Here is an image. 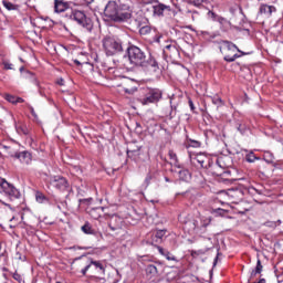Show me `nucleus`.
Returning <instances> with one entry per match:
<instances>
[{
	"label": "nucleus",
	"mask_w": 283,
	"mask_h": 283,
	"mask_svg": "<svg viewBox=\"0 0 283 283\" xmlns=\"http://www.w3.org/2000/svg\"><path fill=\"white\" fill-rule=\"evenodd\" d=\"M256 283H266V279H260Z\"/></svg>",
	"instance_id": "bf43d9fd"
},
{
	"label": "nucleus",
	"mask_w": 283,
	"mask_h": 283,
	"mask_svg": "<svg viewBox=\"0 0 283 283\" xmlns=\"http://www.w3.org/2000/svg\"><path fill=\"white\" fill-rule=\"evenodd\" d=\"M146 74L154 76L160 72V63L158 62V55L156 53L148 51L146 57H144L142 64L139 65Z\"/></svg>",
	"instance_id": "39448f33"
},
{
	"label": "nucleus",
	"mask_w": 283,
	"mask_h": 283,
	"mask_svg": "<svg viewBox=\"0 0 283 283\" xmlns=\"http://www.w3.org/2000/svg\"><path fill=\"white\" fill-rule=\"evenodd\" d=\"M165 181L166 182H171V179H169V177H165Z\"/></svg>",
	"instance_id": "680f3d73"
},
{
	"label": "nucleus",
	"mask_w": 283,
	"mask_h": 283,
	"mask_svg": "<svg viewBox=\"0 0 283 283\" xmlns=\"http://www.w3.org/2000/svg\"><path fill=\"white\" fill-rule=\"evenodd\" d=\"M220 24V30H222V32H227L229 30H231V22L229 20H227L226 18H223L221 15V18L218 19V22Z\"/></svg>",
	"instance_id": "4be33fe9"
},
{
	"label": "nucleus",
	"mask_w": 283,
	"mask_h": 283,
	"mask_svg": "<svg viewBox=\"0 0 283 283\" xmlns=\"http://www.w3.org/2000/svg\"><path fill=\"white\" fill-rule=\"evenodd\" d=\"M126 94H134V88H124Z\"/></svg>",
	"instance_id": "5fc2aeb1"
},
{
	"label": "nucleus",
	"mask_w": 283,
	"mask_h": 283,
	"mask_svg": "<svg viewBox=\"0 0 283 283\" xmlns=\"http://www.w3.org/2000/svg\"><path fill=\"white\" fill-rule=\"evenodd\" d=\"M0 189H2L3 193L6 196H9L12 190L14 189V186L10 182H8L4 178H0Z\"/></svg>",
	"instance_id": "a211bd4d"
},
{
	"label": "nucleus",
	"mask_w": 283,
	"mask_h": 283,
	"mask_svg": "<svg viewBox=\"0 0 283 283\" xmlns=\"http://www.w3.org/2000/svg\"><path fill=\"white\" fill-rule=\"evenodd\" d=\"M81 229L86 235H94V229H92V224H90V222H85Z\"/></svg>",
	"instance_id": "cd10ccee"
},
{
	"label": "nucleus",
	"mask_w": 283,
	"mask_h": 283,
	"mask_svg": "<svg viewBox=\"0 0 283 283\" xmlns=\"http://www.w3.org/2000/svg\"><path fill=\"white\" fill-rule=\"evenodd\" d=\"M168 156L171 163H174L175 160H178V155H176L174 150H169Z\"/></svg>",
	"instance_id": "c03bdc74"
},
{
	"label": "nucleus",
	"mask_w": 283,
	"mask_h": 283,
	"mask_svg": "<svg viewBox=\"0 0 283 283\" xmlns=\"http://www.w3.org/2000/svg\"><path fill=\"white\" fill-rule=\"evenodd\" d=\"M65 18L71 21H75V23L86 30V32H92V30H94V22L92 21V18L87 17L84 11L71 10L70 13L65 14Z\"/></svg>",
	"instance_id": "20e7f679"
},
{
	"label": "nucleus",
	"mask_w": 283,
	"mask_h": 283,
	"mask_svg": "<svg viewBox=\"0 0 283 283\" xmlns=\"http://www.w3.org/2000/svg\"><path fill=\"white\" fill-rule=\"evenodd\" d=\"M2 6L3 8H6V10H9V11L19 10V4H14L8 0H3Z\"/></svg>",
	"instance_id": "bb28decb"
},
{
	"label": "nucleus",
	"mask_w": 283,
	"mask_h": 283,
	"mask_svg": "<svg viewBox=\"0 0 283 283\" xmlns=\"http://www.w3.org/2000/svg\"><path fill=\"white\" fill-rule=\"evenodd\" d=\"M23 70H24V67H23V66H21V67H20V72H23Z\"/></svg>",
	"instance_id": "338daca9"
},
{
	"label": "nucleus",
	"mask_w": 283,
	"mask_h": 283,
	"mask_svg": "<svg viewBox=\"0 0 283 283\" xmlns=\"http://www.w3.org/2000/svg\"><path fill=\"white\" fill-rule=\"evenodd\" d=\"M103 211V208H93L91 210V216L92 218H94V220H98V218H101V214H96V211Z\"/></svg>",
	"instance_id": "e433bc0d"
},
{
	"label": "nucleus",
	"mask_w": 283,
	"mask_h": 283,
	"mask_svg": "<svg viewBox=\"0 0 283 283\" xmlns=\"http://www.w3.org/2000/svg\"><path fill=\"white\" fill-rule=\"evenodd\" d=\"M2 98H4V101H8V103H11L12 105H17L19 103H25V99H23V97H17L10 93H4L2 95Z\"/></svg>",
	"instance_id": "f3484780"
},
{
	"label": "nucleus",
	"mask_w": 283,
	"mask_h": 283,
	"mask_svg": "<svg viewBox=\"0 0 283 283\" xmlns=\"http://www.w3.org/2000/svg\"><path fill=\"white\" fill-rule=\"evenodd\" d=\"M70 10V2L63 0H54V12L61 14L62 12H67Z\"/></svg>",
	"instance_id": "2eb2a0df"
},
{
	"label": "nucleus",
	"mask_w": 283,
	"mask_h": 283,
	"mask_svg": "<svg viewBox=\"0 0 283 283\" xmlns=\"http://www.w3.org/2000/svg\"><path fill=\"white\" fill-rule=\"evenodd\" d=\"M92 198H86V199H80L78 202L80 205H91L92 203Z\"/></svg>",
	"instance_id": "de8ad7c7"
},
{
	"label": "nucleus",
	"mask_w": 283,
	"mask_h": 283,
	"mask_svg": "<svg viewBox=\"0 0 283 283\" xmlns=\"http://www.w3.org/2000/svg\"><path fill=\"white\" fill-rule=\"evenodd\" d=\"M87 6L94 3V0H84Z\"/></svg>",
	"instance_id": "13d9d810"
},
{
	"label": "nucleus",
	"mask_w": 283,
	"mask_h": 283,
	"mask_svg": "<svg viewBox=\"0 0 283 283\" xmlns=\"http://www.w3.org/2000/svg\"><path fill=\"white\" fill-rule=\"evenodd\" d=\"M217 165L218 167L224 168V166L222 165V158L217 159Z\"/></svg>",
	"instance_id": "864d4df0"
},
{
	"label": "nucleus",
	"mask_w": 283,
	"mask_h": 283,
	"mask_svg": "<svg viewBox=\"0 0 283 283\" xmlns=\"http://www.w3.org/2000/svg\"><path fill=\"white\" fill-rule=\"evenodd\" d=\"M140 156V147L133 149V160L136 163Z\"/></svg>",
	"instance_id": "ea45409f"
},
{
	"label": "nucleus",
	"mask_w": 283,
	"mask_h": 283,
	"mask_svg": "<svg viewBox=\"0 0 283 283\" xmlns=\"http://www.w3.org/2000/svg\"><path fill=\"white\" fill-rule=\"evenodd\" d=\"M13 280H15V282H21L23 279L21 277V274H19L18 272H14L12 275Z\"/></svg>",
	"instance_id": "8fccbe9b"
},
{
	"label": "nucleus",
	"mask_w": 283,
	"mask_h": 283,
	"mask_svg": "<svg viewBox=\"0 0 283 283\" xmlns=\"http://www.w3.org/2000/svg\"><path fill=\"white\" fill-rule=\"evenodd\" d=\"M6 205V207H9V209H12V207L10 206V203H3Z\"/></svg>",
	"instance_id": "0e129e2a"
},
{
	"label": "nucleus",
	"mask_w": 283,
	"mask_h": 283,
	"mask_svg": "<svg viewBox=\"0 0 283 283\" xmlns=\"http://www.w3.org/2000/svg\"><path fill=\"white\" fill-rule=\"evenodd\" d=\"M11 158H17L22 165H30V163H32V154L28 150L11 154Z\"/></svg>",
	"instance_id": "9b49d317"
},
{
	"label": "nucleus",
	"mask_w": 283,
	"mask_h": 283,
	"mask_svg": "<svg viewBox=\"0 0 283 283\" xmlns=\"http://www.w3.org/2000/svg\"><path fill=\"white\" fill-rule=\"evenodd\" d=\"M193 165H199L201 169H207L209 167V158L205 155V153H199L192 158Z\"/></svg>",
	"instance_id": "ddd939ff"
},
{
	"label": "nucleus",
	"mask_w": 283,
	"mask_h": 283,
	"mask_svg": "<svg viewBox=\"0 0 283 283\" xmlns=\"http://www.w3.org/2000/svg\"><path fill=\"white\" fill-rule=\"evenodd\" d=\"M2 65H3L4 70H14L12 63H10L8 61L2 62Z\"/></svg>",
	"instance_id": "49530a36"
},
{
	"label": "nucleus",
	"mask_w": 283,
	"mask_h": 283,
	"mask_svg": "<svg viewBox=\"0 0 283 283\" xmlns=\"http://www.w3.org/2000/svg\"><path fill=\"white\" fill-rule=\"evenodd\" d=\"M27 107L30 109L31 116H33V118H39V115H36V112L34 111V107L32 105L27 104Z\"/></svg>",
	"instance_id": "a18cd8bd"
},
{
	"label": "nucleus",
	"mask_w": 283,
	"mask_h": 283,
	"mask_svg": "<svg viewBox=\"0 0 283 283\" xmlns=\"http://www.w3.org/2000/svg\"><path fill=\"white\" fill-rule=\"evenodd\" d=\"M75 65H81V62L78 60H74Z\"/></svg>",
	"instance_id": "052dcab7"
},
{
	"label": "nucleus",
	"mask_w": 283,
	"mask_h": 283,
	"mask_svg": "<svg viewBox=\"0 0 283 283\" xmlns=\"http://www.w3.org/2000/svg\"><path fill=\"white\" fill-rule=\"evenodd\" d=\"M202 34H203V35H207V34H209V32L205 31Z\"/></svg>",
	"instance_id": "774afa93"
},
{
	"label": "nucleus",
	"mask_w": 283,
	"mask_h": 283,
	"mask_svg": "<svg viewBox=\"0 0 283 283\" xmlns=\"http://www.w3.org/2000/svg\"><path fill=\"white\" fill-rule=\"evenodd\" d=\"M2 149H10L9 146L2 145Z\"/></svg>",
	"instance_id": "e2e57ef3"
},
{
	"label": "nucleus",
	"mask_w": 283,
	"mask_h": 283,
	"mask_svg": "<svg viewBox=\"0 0 283 283\" xmlns=\"http://www.w3.org/2000/svg\"><path fill=\"white\" fill-rule=\"evenodd\" d=\"M163 99V91L159 88H148L145 97L140 99L142 105H151V103H159Z\"/></svg>",
	"instance_id": "0eeeda50"
},
{
	"label": "nucleus",
	"mask_w": 283,
	"mask_h": 283,
	"mask_svg": "<svg viewBox=\"0 0 283 283\" xmlns=\"http://www.w3.org/2000/svg\"><path fill=\"white\" fill-rule=\"evenodd\" d=\"M9 198L11 200H19L21 198V192L19 191V189H17L14 187V189L11 190V193L9 195Z\"/></svg>",
	"instance_id": "2f4dec72"
},
{
	"label": "nucleus",
	"mask_w": 283,
	"mask_h": 283,
	"mask_svg": "<svg viewBox=\"0 0 283 283\" xmlns=\"http://www.w3.org/2000/svg\"><path fill=\"white\" fill-rule=\"evenodd\" d=\"M164 54L166 56H170V59L172 56H178L179 52H178V48H176V45L174 44H167L165 48H164Z\"/></svg>",
	"instance_id": "6ab92c4d"
},
{
	"label": "nucleus",
	"mask_w": 283,
	"mask_h": 283,
	"mask_svg": "<svg viewBox=\"0 0 283 283\" xmlns=\"http://www.w3.org/2000/svg\"><path fill=\"white\" fill-rule=\"evenodd\" d=\"M132 7L129 4H118L114 0H108L104 9V17L106 21H114V23H129L132 21Z\"/></svg>",
	"instance_id": "f257e3e1"
},
{
	"label": "nucleus",
	"mask_w": 283,
	"mask_h": 283,
	"mask_svg": "<svg viewBox=\"0 0 283 283\" xmlns=\"http://www.w3.org/2000/svg\"><path fill=\"white\" fill-rule=\"evenodd\" d=\"M268 227H277V222H273V221L268 222Z\"/></svg>",
	"instance_id": "6e6d98bb"
},
{
	"label": "nucleus",
	"mask_w": 283,
	"mask_h": 283,
	"mask_svg": "<svg viewBox=\"0 0 283 283\" xmlns=\"http://www.w3.org/2000/svg\"><path fill=\"white\" fill-rule=\"evenodd\" d=\"M186 14H187V17L191 15L192 21H196V14H198V11H196V10L191 11V10L188 9L186 11Z\"/></svg>",
	"instance_id": "79ce46f5"
},
{
	"label": "nucleus",
	"mask_w": 283,
	"mask_h": 283,
	"mask_svg": "<svg viewBox=\"0 0 283 283\" xmlns=\"http://www.w3.org/2000/svg\"><path fill=\"white\" fill-rule=\"evenodd\" d=\"M208 17L212 21H217V23H218V20L221 18V15H218V13H216L213 11H208Z\"/></svg>",
	"instance_id": "c9c22d12"
},
{
	"label": "nucleus",
	"mask_w": 283,
	"mask_h": 283,
	"mask_svg": "<svg viewBox=\"0 0 283 283\" xmlns=\"http://www.w3.org/2000/svg\"><path fill=\"white\" fill-rule=\"evenodd\" d=\"M247 163H254L255 160H260V157L255 156L253 151H250L248 155H245Z\"/></svg>",
	"instance_id": "72a5a7b5"
},
{
	"label": "nucleus",
	"mask_w": 283,
	"mask_h": 283,
	"mask_svg": "<svg viewBox=\"0 0 283 283\" xmlns=\"http://www.w3.org/2000/svg\"><path fill=\"white\" fill-rule=\"evenodd\" d=\"M15 130L18 134L23 135V136H28V134H30V130L28 129V126H25V125H21V126L15 125Z\"/></svg>",
	"instance_id": "c756f323"
},
{
	"label": "nucleus",
	"mask_w": 283,
	"mask_h": 283,
	"mask_svg": "<svg viewBox=\"0 0 283 283\" xmlns=\"http://www.w3.org/2000/svg\"><path fill=\"white\" fill-rule=\"evenodd\" d=\"M57 85H65V80L60 78V80L57 81Z\"/></svg>",
	"instance_id": "4d7b16f0"
},
{
	"label": "nucleus",
	"mask_w": 283,
	"mask_h": 283,
	"mask_svg": "<svg viewBox=\"0 0 283 283\" xmlns=\"http://www.w3.org/2000/svg\"><path fill=\"white\" fill-rule=\"evenodd\" d=\"M123 219L118 216H113L109 220L108 227L111 231H120Z\"/></svg>",
	"instance_id": "dca6fc26"
},
{
	"label": "nucleus",
	"mask_w": 283,
	"mask_h": 283,
	"mask_svg": "<svg viewBox=\"0 0 283 283\" xmlns=\"http://www.w3.org/2000/svg\"><path fill=\"white\" fill-rule=\"evenodd\" d=\"M155 3L153 6V12L155 17H165V12H171V7L160 3L158 0H155Z\"/></svg>",
	"instance_id": "f8f14e48"
},
{
	"label": "nucleus",
	"mask_w": 283,
	"mask_h": 283,
	"mask_svg": "<svg viewBox=\"0 0 283 283\" xmlns=\"http://www.w3.org/2000/svg\"><path fill=\"white\" fill-rule=\"evenodd\" d=\"M149 32H151V27H149V25H145L139 29V33L143 35L149 34Z\"/></svg>",
	"instance_id": "58836bf2"
},
{
	"label": "nucleus",
	"mask_w": 283,
	"mask_h": 283,
	"mask_svg": "<svg viewBox=\"0 0 283 283\" xmlns=\"http://www.w3.org/2000/svg\"><path fill=\"white\" fill-rule=\"evenodd\" d=\"M201 146V143L193 139H188L186 147H193L195 149H198Z\"/></svg>",
	"instance_id": "f704fd0d"
},
{
	"label": "nucleus",
	"mask_w": 283,
	"mask_h": 283,
	"mask_svg": "<svg viewBox=\"0 0 283 283\" xmlns=\"http://www.w3.org/2000/svg\"><path fill=\"white\" fill-rule=\"evenodd\" d=\"M27 76L33 83V85L39 87L40 96H43V91H41V84L39 83V80L36 78V75H34V73H32L30 71H27Z\"/></svg>",
	"instance_id": "5701e85b"
},
{
	"label": "nucleus",
	"mask_w": 283,
	"mask_h": 283,
	"mask_svg": "<svg viewBox=\"0 0 283 283\" xmlns=\"http://www.w3.org/2000/svg\"><path fill=\"white\" fill-rule=\"evenodd\" d=\"M263 160L268 164V165H273L275 166V155H273V153L266 150L263 154Z\"/></svg>",
	"instance_id": "b1692460"
},
{
	"label": "nucleus",
	"mask_w": 283,
	"mask_h": 283,
	"mask_svg": "<svg viewBox=\"0 0 283 283\" xmlns=\"http://www.w3.org/2000/svg\"><path fill=\"white\" fill-rule=\"evenodd\" d=\"M50 185L59 191H67L70 189V182L63 176H53L50 178Z\"/></svg>",
	"instance_id": "1a4fd4ad"
},
{
	"label": "nucleus",
	"mask_w": 283,
	"mask_h": 283,
	"mask_svg": "<svg viewBox=\"0 0 283 283\" xmlns=\"http://www.w3.org/2000/svg\"><path fill=\"white\" fill-rule=\"evenodd\" d=\"M212 213H216L217 216H224L227 213V210H224L222 208H217V209L212 210Z\"/></svg>",
	"instance_id": "a19ab883"
},
{
	"label": "nucleus",
	"mask_w": 283,
	"mask_h": 283,
	"mask_svg": "<svg viewBox=\"0 0 283 283\" xmlns=\"http://www.w3.org/2000/svg\"><path fill=\"white\" fill-rule=\"evenodd\" d=\"M157 249H158L160 255L166 258V260H168V262H178L176 256L174 254H171V252H169V250H165L163 247H157Z\"/></svg>",
	"instance_id": "aec40b11"
},
{
	"label": "nucleus",
	"mask_w": 283,
	"mask_h": 283,
	"mask_svg": "<svg viewBox=\"0 0 283 283\" xmlns=\"http://www.w3.org/2000/svg\"><path fill=\"white\" fill-rule=\"evenodd\" d=\"M212 104L216 105L217 107H222L224 105V101L218 95H214L211 97Z\"/></svg>",
	"instance_id": "7c9ffc66"
},
{
	"label": "nucleus",
	"mask_w": 283,
	"mask_h": 283,
	"mask_svg": "<svg viewBox=\"0 0 283 283\" xmlns=\"http://www.w3.org/2000/svg\"><path fill=\"white\" fill-rule=\"evenodd\" d=\"M260 12H261V14H268V17H270V14H273V12H275V7L262 4L260 7Z\"/></svg>",
	"instance_id": "393cba45"
},
{
	"label": "nucleus",
	"mask_w": 283,
	"mask_h": 283,
	"mask_svg": "<svg viewBox=\"0 0 283 283\" xmlns=\"http://www.w3.org/2000/svg\"><path fill=\"white\" fill-rule=\"evenodd\" d=\"M237 129L239 133L242 134V136H244V134H247V132H249V126H247V124L238 123Z\"/></svg>",
	"instance_id": "473e14b6"
},
{
	"label": "nucleus",
	"mask_w": 283,
	"mask_h": 283,
	"mask_svg": "<svg viewBox=\"0 0 283 283\" xmlns=\"http://www.w3.org/2000/svg\"><path fill=\"white\" fill-rule=\"evenodd\" d=\"M276 224H282V221L277 220V221H276Z\"/></svg>",
	"instance_id": "69168bd1"
},
{
	"label": "nucleus",
	"mask_w": 283,
	"mask_h": 283,
	"mask_svg": "<svg viewBox=\"0 0 283 283\" xmlns=\"http://www.w3.org/2000/svg\"><path fill=\"white\" fill-rule=\"evenodd\" d=\"M127 55L124 56L126 67H140L147 54L140 48L133 45L126 46Z\"/></svg>",
	"instance_id": "7ed1b4c3"
},
{
	"label": "nucleus",
	"mask_w": 283,
	"mask_h": 283,
	"mask_svg": "<svg viewBox=\"0 0 283 283\" xmlns=\"http://www.w3.org/2000/svg\"><path fill=\"white\" fill-rule=\"evenodd\" d=\"M220 50H224V61H227V63H233V61H235V59H240V56H244L247 53L240 51V49H238V45H235L233 42H229V41H222V45L220 48Z\"/></svg>",
	"instance_id": "423d86ee"
},
{
	"label": "nucleus",
	"mask_w": 283,
	"mask_h": 283,
	"mask_svg": "<svg viewBox=\"0 0 283 283\" xmlns=\"http://www.w3.org/2000/svg\"><path fill=\"white\" fill-rule=\"evenodd\" d=\"M167 240V229L155 230L148 234V244L153 247H160Z\"/></svg>",
	"instance_id": "6e6552de"
},
{
	"label": "nucleus",
	"mask_w": 283,
	"mask_h": 283,
	"mask_svg": "<svg viewBox=\"0 0 283 283\" xmlns=\"http://www.w3.org/2000/svg\"><path fill=\"white\" fill-rule=\"evenodd\" d=\"M92 266H94L98 275H105V265H103L101 261H94L93 259H88V263L81 270L82 275H87V271H90Z\"/></svg>",
	"instance_id": "9d476101"
},
{
	"label": "nucleus",
	"mask_w": 283,
	"mask_h": 283,
	"mask_svg": "<svg viewBox=\"0 0 283 283\" xmlns=\"http://www.w3.org/2000/svg\"><path fill=\"white\" fill-rule=\"evenodd\" d=\"M190 6H195V8H202L205 3H209V0H189Z\"/></svg>",
	"instance_id": "c85d7f7f"
},
{
	"label": "nucleus",
	"mask_w": 283,
	"mask_h": 283,
	"mask_svg": "<svg viewBox=\"0 0 283 283\" xmlns=\"http://www.w3.org/2000/svg\"><path fill=\"white\" fill-rule=\"evenodd\" d=\"M188 105H189L191 112H196V106L193 105V101L189 99Z\"/></svg>",
	"instance_id": "3c124183"
},
{
	"label": "nucleus",
	"mask_w": 283,
	"mask_h": 283,
	"mask_svg": "<svg viewBox=\"0 0 283 283\" xmlns=\"http://www.w3.org/2000/svg\"><path fill=\"white\" fill-rule=\"evenodd\" d=\"M174 174H177L179 180L182 182H190L191 181V172L187 168H181L180 170L178 169H172Z\"/></svg>",
	"instance_id": "4468645a"
},
{
	"label": "nucleus",
	"mask_w": 283,
	"mask_h": 283,
	"mask_svg": "<svg viewBox=\"0 0 283 283\" xmlns=\"http://www.w3.org/2000/svg\"><path fill=\"white\" fill-rule=\"evenodd\" d=\"M151 180H154V174L148 172L145 179L146 185H149V182H151Z\"/></svg>",
	"instance_id": "09e8293b"
},
{
	"label": "nucleus",
	"mask_w": 283,
	"mask_h": 283,
	"mask_svg": "<svg viewBox=\"0 0 283 283\" xmlns=\"http://www.w3.org/2000/svg\"><path fill=\"white\" fill-rule=\"evenodd\" d=\"M102 43L107 56L120 54V52H124L125 49H127V46L125 45V41H123V38L117 35H106L103 39Z\"/></svg>",
	"instance_id": "f03ea898"
},
{
	"label": "nucleus",
	"mask_w": 283,
	"mask_h": 283,
	"mask_svg": "<svg viewBox=\"0 0 283 283\" xmlns=\"http://www.w3.org/2000/svg\"><path fill=\"white\" fill-rule=\"evenodd\" d=\"M263 269H264V266L262 265V261L260 259H258L256 266L251 272V277H255L256 275H260V273H262Z\"/></svg>",
	"instance_id": "a878e982"
},
{
	"label": "nucleus",
	"mask_w": 283,
	"mask_h": 283,
	"mask_svg": "<svg viewBox=\"0 0 283 283\" xmlns=\"http://www.w3.org/2000/svg\"><path fill=\"white\" fill-rule=\"evenodd\" d=\"M15 255H17L18 260L25 262V256L21 255L20 252H17Z\"/></svg>",
	"instance_id": "603ef678"
},
{
	"label": "nucleus",
	"mask_w": 283,
	"mask_h": 283,
	"mask_svg": "<svg viewBox=\"0 0 283 283\" xmlns=\"http://www.w3.org/2000/svg\"><path fill=\"white\" fill-rule=\"evenodd\" d=\"M146 275L149 277V280H153V277H158V268L154 264H148L146 266Z\"/></svg>",
	"instance_id": "412c9836"
},
{
	"label": "nucleus",
	"mask_w": 283,
	"mask_h": 283,
	"mask_svg": "<svg viewBox=\"0 0 283 283\" xmlns=\"http://www.w3.org/2000/svg\"><path fill=\"white\" fill-rule=\"evenodd\" d=\"M35 200H36V202L43 203V202H45V200H48V198L43 193L38 192L35 196Z\"/></svg>",
	"instance_id": "4c0bfd02"
},
{
	"label": "nucleus",
	"mask_w": 283,
	"mask_h": 283,
	"mask_svg": "<svg viewBox=\"0 0 283 283\" xmlns=\"http://www.w3.org/2000/svg\"><path fill=\"white\" fill-rule=\"evenodd\" d=\"M171 165L175 166L174 169H177V171H179L180 169H184L185 167H182V165H180V161L177 159L175 161H171Z\"/></svg>",
	"instance_id": "37998d69"
}]
</instances>
